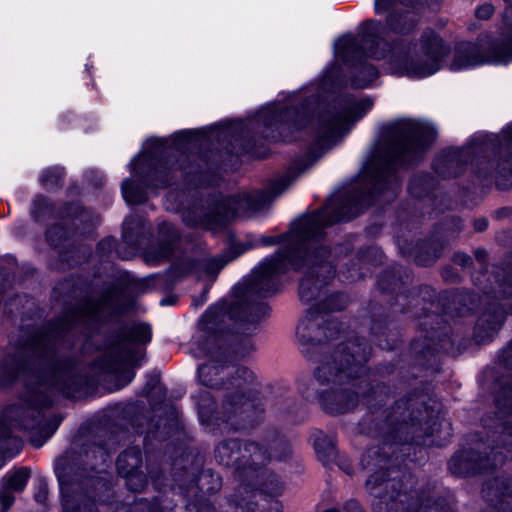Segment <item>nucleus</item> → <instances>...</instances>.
<instances>
[{"mask_svg": "<svg viewBox=\"0 0 512 512\" xmlns=\"http://www.w3.org/2000/svg\"><path fill=\"white\" fill-rule=\"evenodd\" d=\"M132 299L119 285L106 286L66 311L55 322L33 330L27 339L0 364V385L22 378L26 392L0 417V456L13 457L22 441L13 428L31 433V444L41 447L56 431L62 418L48 415L54 396L80 399L90 393L95 380L86 367L69 352L76 334L88 335L128 313Z\"/></svg>", "mask_w": 512, "mask_h": 512, "instance_id": "nucleus-1", "label": "nucleus"}, {"mask_svg": "<svg viewBox=\"0 0 512 512\" xmlns=\"http://www.w3.org/2000/svg\"><path fill=\"white\" fill-rule=\"evenodd\" d=\"M436 137L428 123L414 119H399L387 127V135L371 151L361 172L362 182L344 198L331 200L319 211L303 215L291 225L286 245L258 267V298L273 295V276L289 269L302 272L299 296L303 302L317 300L323 289L334 279L335 269L328 257L330 251L321 244L325 227L349 221L369 206L376 196L393 200L398 193L394 174L398 164H410L422 158Z\"/></svg>", "mask_w": 512, "mask_h": 512, "instance_id": "nucleus-2", "label": "nucleus"}, {"mask_svg": "<svg viewBox=\"0 0 512 512\" xmlns=\"http://www.w3.org/2000/svg\"><path fill=\"white\" fill-rule=\"evenodd\" d=\"M347 302L343 294L330 295L323 303L309 308L296 327L297 340L309 360L313 358L310 347L324 353L313 371V378L319 386L316 398L323 410L334 415L352 411L372 391L365 366L369 351L363 340L356 338L341 342L331 353L320 347L323 341L339 334L338 323L325 320L321 314L342 310Z\"/></svg>", "mask_w": 512, "mask_h": 512, "instance_id": "nucleus-3", "label": "nucleus"}, {"mask_svg": "<svg viewBox=\"0 0 512 512\" xmlns=\"http://www.w3.org/2000/svg\"><path fill=\"white\" fill-rule=\"evenodd\" d=\"M360 43L353 37H344L339 43V54L349 60V54L358 47L362 53L374 59L388 57L391 70L395 74L415 78L431 76L447 66L451 71H460L483 64H507L511 62L506 52L496 40L487 47L478 42L462 41L455 44L453 51L449 44L433 30H425L418 41H400L389 47L381 36L383 25L378 20L363 23Z\"/></svg>", "mask_w": 512, "mask_h": 512, "instance_id": "nucleus-4", "label": "nucleus"}, {"mask_svg": "<svg viewBox=\"0 0 512 512\" xmlns=\"http://www.w3.org/2000/svg\"><path fill=\"white\" fill-rule=\"evenodd\" d=\"M205 141L204 135L191 131L176 134L169 147L158 141L154 151L139 156L132 164L139 182L129 179L123 181L122 194L126 202L141 204L147 199L146 188H166L180 178L187 185H205L206 172L211 167L200 153L194 152Z\"/></svg>", "mask_w": 512, "mask_h": 512, "instance_id": "nucleus-5", "label": "nucleus"}, {"mask_svg": "<svg viewBox=\"0 0 512 512\" xmlns=\"http://www.w3.org/2000/svg\"><path fill=\"white\" fill-rule=\"evenodd\" d=\"M391 445L369 448L362 456V466L370 475L366 490L379 501L374 512H450L444 500L412 490L414 477L405 469L395 467L390 454Z\"/></svg>", "mask_w": 512, "mask_h": 512, "instance_id": "nucleus-6", "label": "nucleus"}, {"mask_svg": "<svg viewBox=\"0 0 512 512\" xmlns=\"http://www.w3.org/2000/svg\"><path fill=\"white\" fill-rule=\"evenodd\" d=\"M503 362L512 367V342L503 351ZM497 413L495 419L485 417L483 426L495 429L493 442H496L485 457L473 448L455 453L449 461V470L457 476L485 474L503 464L507 457L512 458V378L506 380L496 396Z\"/></svg>", "mask_w": 512, "mask_h": 512, "instance_id": "nucleus-7", "label": "nucleus"}, {"mask_svg": "<svg viewBox=\"0 0 512 512\" xmlns=\"http://www.w3.org/2000/svg\"><path fill=\"white\" fill-rule=\"evenodd\" d=\"M372 106V101L363 99L357 101L352 97H344L332 110L320 113L317 119L311 116L308 104L301 108L287 107L280 114V135L284 140H293L295 133L308 126L314 131L318 139L325 143H331L349 130V126Z\"/></svg>", "mask_w": 512, "mask_h": 512, "instance_id": "nucleus-8", "label": "nucleus"}, {"mask_svg": "<svg viewBox=\"0 0 512 512\" xmlns=\"http://www.w3.org/2000/svg\"><path fill=\"white\" fill-rule=\"evenodd\" d=\"M151 339L147 324L124 322L107 338V348L96 360V368L115 379L116 388L128 385L134 378V367L140 365L144 350L140 347Z\"/></svg>", "mask_w": 512, "mask_h": 512, "instance_id": "nucleus-9", "label": "nucleus"}, {"mask_svg": "<svg viewBox=\"0 0 512 512\" xmlns=\"http://www.w3.org/2000/svg\"><path fill=\"white\" fill-rule=\"evenodd\" d=\"M236 214L234 198L212 197L182 212V220L189 227L216 230L224 227Z\"/></svg>", "mask_w": 512, "mask_h": 512, "instance_id": "nucleus-10", "label": "nucleus"}, {"mask_svg": "<svg viewBox=\"0 0 512 512\" xmlns=\"http://www.w3.org/2000/svg\"><path fill=\"white\" fill-rule=\"evenodd\" d=\"M70 470L66 458L57 460L55 473L60 485L64 512H98L95 508V500L84 492V487L94 485L95 480L91 477L74 480Z\"/></svg>", "mask_w": 512, "mask_h": 512, "instance_id": "nucleus-11", "label": "nucleus"}, {"mask_svg": "<svg viewBox=\"0 0 512 512\" xmlns=\"http://www.w3.org/2000/svg\"><path fill=\"white\" fill-rule=\"evenodd\" d=\"M145 232V221L141 216L131 215L123 223L122 243L116 245V240L107 237L97 245L100 257H110L115 250L119 258L130 259L141 246V237Z\"/></svg>", "mask_w": 512, "mask_h": 512, "instance_id": "nucleus-12", "label": "nucleus"}, {"mask_svg": "<svg viewBox=\"0 0 512 512\" xmlns=\"http://www.w3.org/2000/svg\"><path fill=\"white\" fill-rule=\"evenodd\" d=\"M481 493L489 505L484 512H512V477L501 475L489 479Z\"/></svg>", "mask_w": 512, "mask_h": 512, "instance_id": "nucleus-13", "label": "nucleus"}, {"mask_svg": "<svg viewBox=\"0 0 512 512\" xmlns=\"http://www.w3.org/2000/svg\"><path fill=\"white\" fill-rule=\"evenodd\" d=\"M284 490L281 478L270 470H258V512H283L279 496Z\"/></svg>", "mask_w": 512, "mask_h": 512, "instance_id": "nucleus-14", "label": "nucleus"}, {"mask_svg": "<svg viewBox=\"0 0 512 512\" xmlns=\"http://www.w3.org/2000/svg\"><path fill=\"white\" fill-rule=\"evenodd\" d=\"M291 455V445L277 430L266 429L262 431L258 443V466L280 462Z\"/></svg>", "mask_w": 512, "mask_h": 512, "instance_id": "nucleus-15", "label": "nucleus"}, {"mask_svg": "<svg viewBox=\"0 0 512 512\" xmlns=\"http://www.w3.org/2000/svg\"><path fill=\"white\" fill-rule=\"evenodd\" d=\"M158 234V242L149 246L144 252V259L149 264H159L169 260L180 239L178 230L168 222L159 224Z\"/></svg>", "mask_w": 512, "mask_h": 512, "instance_id": "nucleus-16", "label": "nucleus"}, {"mask_svg": "<svg viewBox=\"0 0 512 512\" xmlns=\"http://www.w3.org/2000/svg\"><path fill=\"white\" fill-rule=\"evenodd\" d=\"M256 302V282L244 280L234 287V300L230 305L229 314L232 318L247 321Z\"/></svg>", "mask_w": 512, "mask_h": 512, "instance_id": "nucleus-17", "label": "nucleus"}, {"mask_svg": "<svg viewBox=\"0 0 512 512\" xmlns=\"http://www.w3.org/2000/svg\"><path fill=\"white\" fill-rule=\"evenodd\" d=\"M471 148L449 149L442 152L434 160L435 172L442 178L458 176L463 171L464 165L470 159Z\"/></svg>", "mask_w": 512, "mask_h": 512, "instance_id": "nucleus-18", "label": "nucleus"}, {"mask_svg": "<svg viewBox=\"0 0 512 512\" xmlns=\"http://www.w3.org/2000/svg\"><path fill=\"white\" fill-rule=\"evenodd\" d=\"M47 242L55 248H69L67 251H60L59 258L67 267H74L84 260L85 256L70 244V232L61 225L51 226L46 232Z\"/></svg>", "mask_w": 512, "mask_h": 512, "instance_id": "nucleus-19", "label": "nucleus"}, {"mask_svg": "<svg viewBox=\"0 0 512 512\" xmlns=\"http://www.w3.org/2000/svg\"><path fill=\"white\" fill-rule=\"evenodd\" d=\"M30 477V469L21 467L6 474L1 481L0 501L3 506L2 512H6L14 502L11 492L22 491Z\"/></svg>", "mask_w": 512, "mask_h": 512, "instance_id": "nucleus-20", "label": "nucleus"}, {"mask_svg": "<svg viewBox=\"0 0 512 512\" xmlns=\"http://www.w3.org/2000/svg\"><path fill=\"white\" fill-rule=\"evenodd\" d=\"M404 425L406 427L411 426L412 429L419 426L420 430L425 431L426 436L433 438L430 442L424 440L423 442L425 444H434L437 446L445 445L452 434L451 424L446 419H437L429 425V421L422 423V419L413 415L410 417V422H405ZM415 432L416 431L413 430V433Z\"/></svg>", "mask_w": 512, "mask_h": 512, "instance_id": "nucleus-21", "label": "nucleus"}, {"mask_svg": "<svg viewBox=\"0 0 512 512\" xmlns=\"http://www.w3.org/2000/svg\"><path fill=\"white\" fill-rule=\"evenodd\" d=\"M141 464L142 453L140 448L137 446L127 448L116 460L118 473L129 481H132L134 478L139 481L143 480V474L138 473V469L141 467Z\"/></svg>", "mask_w": 512, "mask_h": 512, "instance_id": "nucleus-22", "label": "nucleus"}, {"mask_svg": "<svg viewBox=\"0 0 512 512\" xmlns=\"http://www.w3.org/2000/svg\"><path fill=\"white\" fill-rule=\"evenodd\" d=\"M504 322L503 311L499 308L491 311H486L479 318L474 337L478 343H484L492 339V337L499 331Z\"/></svg>", "mask_w": 512, "mask_h": 512, "instance_id": "nucleus-23", "label": "nucleus"}, {"mask_svg": "<svg viewBox=\"0 0 512 512\" xmlns=\"http://www.w3.org/2000/svg\"><path fill=\"white\" fill-rule=\"evenodd\" d=\"M480 176L487 178L495 177L496 185L500 189H507L512 186V157L504 160H495L490 164V170L480 172Z\"/></svg>", "mask_w": 512, "mask_h": 512, "instance_id": "nucleus-24", "label": "nucleus"}, {"mask_svg": "<svg viewBox=\"0 0 512 512\" xmlns=\"http://www.w3.org/2000/svg\"><path fill=\"white\" fill-rule=\"evenodd\" d=\"M418 21L417 14L413 10H395L386 19L387 27L399 34H406L412 31Z\"/></svg>", "mask_w": 512, "mask_h": 512, "instance_id": "nucleus-25", "label": "nucleus"}, {"mask_svg": "<svg viewBox=\"0 0 512 512\" xmlns=\"http://www.w3.org/2000/svg\"><path fill=\"white\" fill-rule=\"evenodd\" d=\"M504 3L502 26L497 41L512 61V0H504Z\"/></svg>", "mask_w": 512, "mask_h": 512, "instance_id": "nucleus-26", "label": "nucleus"}, {"mask_svg": "<svg viewBox=\"0 0 512 512\" xmlns=\"http://www.w3.org/2000/svg\"><path fill=\"white\" fill-rule=\"evenodd\" d=\"M247 135L246 124L243 121L225 122L214 128L210 137H216L219 141L223 138L230 143L237 142Z\"/></svg>", "mask_w": 512, "mask_h": 512, "instance_id": "nucleus-27", "label": "nucleus"}, {"mask_svg": "<svg viewBox=\"0 0 512 512\" xmlns=\"http://www.w3.org/2000/svg\"><path fill=\"white\" fill-rule=\"evenodd\" d=\"M245 407H253V403L250 402L242 392L237 390L232 393H227L224 396L223 408L228 414L227 419L232 415L244 411Z\"/></svg>", "mask_w": 512, "mask_h": 512, "instance_id": "nucleus-28", "label": "nucleus"}, {"mask_svg": "<svg viewBox=\"0 0 512 512\" xmlns=\"http://www.w3.org/2000/svg\"><path fill=\"white\" fill-rule=\"evenodd\" d=\"M283 185L280 182H272L266 190L258 192V217L264 214L271 206L273 200L282 193Z\"/></svg>", "mask_w": 512, "mask_h": 512, "instance_id": "nucleus-29", "label": "nucleus"}, {"mask_svg": "<svg viewBox=\"0 0 512 512\" xmlns=\"http://www.w3.org/2000/svg\"><path fill=\"white\" fill-rule=\"evenodd\" d=\"M434 188V179L429 175L413 178L409 184V193L415 198L430 196Z\"/></svg>", "mask_w": 512, "mask_h": 512, "instance_id": "nucleus-30", "label": "nucleus"}, {"mask_svg": "<svg viewBox=\"0 0 512 512\" xmlns=\"http://www.w3.org/2000/svg\"><path fill=\"white\" fill-rule=\"evenodd\" d=\"M255 488L250 484H240L234 494V502L237 506L247 511H254Z\"/></svg>", "mask_w": 512, "mask_h": 512, "instance_id": "nucleus-31", "label": "nucleus"}, {"mask_svg": "<svg viewBox=\"0 0 512 512\" xmlns=\"http://www.w3.org/2000/svg\"><path fill=\"white\" fill-rule=\"evenodd\" d=\"M314 448L322 462L329 461L335 456V444L331 437L320 433L314 441Z\"/></svg>", "mask_w": 512, "mask_h": 512, "instance_id": "nucleus-32", "label": "nucleus"}, {"mask_svg": "<svg viewBox=\"0 0 512 512\" xmlns=\"http://www.w3.org/2000/svg\"><path fill=\"white\" fill-rule=\"evenodd\" d=\"M64 169L61 167H51L46 169L41 178V184L47 190H55L63 184Z\"/></svg>", "mask_w": 512, "mask_h": 512, "instance_id": "nucleus-33", "label": "nucleus"}, {"mask_svg": "<svg viewBox=\"0 0 512 512\" xmlns=\"http://www.w3.org/2000/svg\"><path fill=\"white\" fill-rule=\"evenodd\" d=\"M236 255H219L213 258H209L202 263L204 272L214 278L220 272V270L230 261H232Z\"/></svg>", "mask_w": 512, "mask_h": 512, "instance_id": "nucleus-34", "label": "nucleus"}, {"mask_svg": "<svg viewBox=\"0 0 512 512\" xmlns=\"http://www.w3.org/2000/svg\"><path fill=\"white\" fill-rule=\"evenodd\" d=\"M225 313V308L223 306H213L210 307L202 316L201 322L205 325V329L213 330L214 326L217 322L220 321V317H222Z\"/></svg>", "mask_w": 512, "mask_h": 512, "instance_id": "nucleus-35", "label": "nucleus"}, {"mask_svg": "<svg viewBox=\"0 0 512 512\" xmlns=\"http://www.w3.org/2000/svg\"><path fill=\"white\" fill-rule=\"evenodd\" d=\"M33 216L37 221H41L45 218L46 214L52 211V204L48 198L44 196H38L34 200Z\"/></svg>", "mask_w": 512, "mask_h": 512, "instance_id": "nucleus-36", "label": "nucleus"}, {"mask_svg": "<svg viewBox=\"0 0 512 512\" xmlns=\"http://www.w3.org/2000/svg\"><path fill=\"white\" fill-rule=\"evenodd\" d=\"M397 3L403 6H410L414 4L413 0H375L374 7L377 14H382L391 8L395 7Z\"/></svg>", "mask_w": 512, "mask_h": 512, "instance_id": "nucleus-37", "label": "nucleus"}, {"mask_svg": "<svg viewBox=\"0 0 512 512\" xmlns=\"http://www.w3.org/2000/svg\"><path fill=\"white\" fill-rule=\"evenodd\" d=\"M359 73L365 76L355 80L354 85L357 87H365L377 77V70L372 65H363Z\"/></svg>", "mask_w": 512, "mask_h": 512, "instance_id": "nucleus-38", "label": "nucleus"}, {"mask_svg": "<svg viewBox=\"0 0 512 512\" xmlns=\"http://www.w3.org/2000/svg\"><path fill=\"white\" fill-rule=\"evenodd\" d=\"M231 447H230V443L228 442H223V443H220L216 449H215V457L216 459L224 464V465H229V460H230V457H231Z\"/></svg>", "mask_w": 512, "mask_h": 512, "instance_id": "nucleus-39", "label": "nucleus"}, {"mask_svg": "<svg viewBox=\"0 0 512 512\" xmlns=\"http://www.w3.org/2000/svg\"><path fill=\"white\" fill-rule=\"evenodd\" d=\"M212 370H217L216 367L210 365H203L199 368V378L201 382L208 387L211 388H220L224 385V383L214 382L211 379H206V376L212 372Z\"/></svg>", "mask_w": 512, "mask_h": 512, "instance_id": "nucleus-40", "label": "nucleus"}, {"mask_svg": "<svg viewBox=\"0 0 512 512\" xmlns=\"http://www.w3.org/2000/svg\"><path fill=\"white\" fill-rule=\"evenodd\" d=\"M34 497L38 503L44 504L46 502L48 498V485L45 480L39 482L38 490Z\"/></svg>", "mask_w": 512, "mask_h": 512, "instance_id": "nucleus-41", "label": "nucleus"}, {"mask_svg": "<svg viewBox=\"0 0 512 512\" xmlns=\"http://www.w3.org/2000/svg\"><path fill=\"white\" fill-rule=\"evenodd\" d=\"M271 315V308L266 302H258V323L265 321Z\"/></svg>", "mask_w": 512, "mask_h": 512, "instance_id": "nucleus-42", "label": "nucleus"}, {"mask_svg": "<svg viewBox=\"0 0 512 512\" xmlns=\"http://www.w3.org/2000/svg\"><path fill=\"white\" fill-rule=\"evenodd\" d=\"M494 12V7L491 4H484L476 10V16L479 19H488Z\"/></svg>", "mask_w": 512, "mask_h": 512, "instance_id": "nucleus-43", "label": "nucleus"}, {"mask_svg": "<svg viewBox=\"0 0 512 512\" xmlns=\"http://www.w3.org/2000/svg\"><path fill=\"white\" fill-rule=\"evenodd\" d=\"M453 261L463 267H468L472 263V259L465 253H456L453 257Z\"/></svg>", "mask_w": 512, "mask_h": 512, "instance_id": "nucleus-44", "label": "nucleus"}, {"mask_svg": "<svg viewBox=\"0 0 512 512\" xmlns=\"http://www.w3.org/2000/svg\"><path fill=\"white\" fill-rule=\"evenodd\" d=\"M71 209L74 210L75 220L84 221L87 218V212L77 204L71 205Z\"/></svg>", "mask_w": 512, "mask_h": 512, "instance_id": "nucleus-45", "label": "nucleus"}, {"mask_svg": "<svg viewBox=\"0 0 512 512\" xmlns=\"http://www.w3.org/2000/svg\"><path fill=\"white\" fill-rule=\"evenodd\" d=\"M233 369L235 370V373L238 376V379H235V383H233V385L239 388L241 386L240 379L246 380V375L248 374V371L244 367H237Z\"/></svg>", "mask_w": 512, "mask_h": 512, "instance_id": "nucleus-46", "label": "nucleus"}, {"mask_svg": "<svg viewBox=\"0 0 512 512\" xmlns=\"http://www.w3.org/2000/svg\"><path fill=\"white\" fill-rule=\"evenodd\" d=\"M345 509L347 511L349 510H352V512H365L362 507L360 506V504L358 503V501L352 499V500H349L345 503Z\"/></svg>", "mask_w": 512, "mask_h": 512, "instance_id": "nucleus-47", "label": "nucleus"}, {"mask_svg": "<svg viewBox=\"0 0 512 512\" xmlns=\"http://www.w3.org/2000/svg\"><path fill=\"white\" fill-rule=\"evenodd\" d=\"M473 226L476 231L482 232L487 228L488 221L485 218L476 219Z\"/></svg>", "mask_w": 512, "mask_h": 512, "instance_id": "nucleus-48", "label": "nucleus"}, {"mask_svg": "<svg viewBox=\"0 0 512 512\" xmlns=\"http://www.w3.org/2000/svg\"><path fill=\"white\" fill-rule=\"evenodd\" d=\"M92 452H98L103 462H106V459L109 457L108 450L103 445H96Z\"/></svg>", "mask_w": 512, "mask_h": 512, "instance_id": "nucleus-49", "label": "nucleus"}, {"mask_svg": "<svg viewBox=\"0 0 512 512\" xmlns=\"http://www.w3.org/2000/svg\"><path fill=\"white\" fill-rule=\"evenodd\" d=\"M148 288V285L146 284V282L144 281H137L135 284H134V289L138 292V293H143L146 291V289Z\"/></svg>", "mask_w": 512, "mask_h": 512, "instance_id": "nucleus-50", "label": "nucleus"}, {"mask_svg": "<svg viewBox=\"0 0 512 512\" xmlns=\"http://www.w3.org/2000/svg\"><path fill=\"white\" fill-rule=\"evenodd\" d=\"M475 257L480 261L483 262L486 258V252L482 249H478L475 251Z\"/></svg>", "mask_w": 512, "mask_h": 512, "instance_id": "nucleus-51", "label": "nucleus"}, {"mask_svg": "<svg viewBox=\"0 0 512 512\" xmlns=\"http://www.w3.org/2000/svg\"><path fill=\"white\" fill-rule=\"evenodd\" d=\"M258 243H261L262 245L269 246L274 243V240L272 237H262L258 240Z\"/></svg>", "mask_w": 512, "mask_h": 512, "instance_id": "nucleus-52", "label": "nucleus"}, {"mask_svg": "<svg viewBox=\"0 0 512 512\" xmlns=\"http://www.w3.org/2000/svg\"><path fill=\"white\" fill-rule=\"evenodd\" d=\"M504 293L512 295V277L507 280L506 287L504 288Z\"/></svg>", "mask_w": 512, "mask_h": 512, "instance_id": "nucleus-53", "label": "nucleus"}, {"mask_svg": "<svg viewBox=\"0 0 512 512\" xmlns=\"http://www.w3.org/2000/svg\"><path fill=\"white\" fill-rule=\"evenodd\" d=\"M322 512H352V510L347 511L345 509V505H344L342 509H339L337 507H332V508L325 509Z\"/></svg>", "mask_w": 512, "mask_h": 512, "instance_id": "nucleus-54", "label": "nucleus"}, {"mask_svg": "<svg viewBox=\"0 0 512 512\" xmlns=\"http://www.w3.org/2000/svg\"><path fill=\"white\" fill-rule=\"evenodd\" d=\"M506 134H507V143H508L510 146H512V125H510V126L507 128Z\"/></svg>", "mask_w": 512, "mask_h": 512, "instance_id": "nucleus-55", "label": "nucleus"}, {"mask_svg": "<svg viewBox=\"0 0 512 512\" xmlns=\"http://www.w3.org/2000/svg\"><path fill=\"white\" fill-rule=\"evenodd\" d=\"M340 467L348 474H351L352 473V469H351V466L350 464H342L340 465Z\"/></svg>", "mask_w": 512, "mask_h": 512, "instance_id": "nucleus-56", "label": "nucleus"}, {"mask_svg": "<svg viewBox=\"0 0 512 512\" xmlns=\"http://www.w3.org/2000/svg\"><path fill=\"white\" fill-rule=\"evenodd\" d=\"M446 343H448V339L443 340V343L441 344L440 349L446 353H449V349L446 347Z\"/></svg>", "mask_w": 512, "mask_h": 512, "instance_id": "nucleus-57", "label": "nucleus"}, {"mask_svg": "<svg viewBox=\"0 0 512 512\" xmlns=\"http://www.w3.org/2000/svg\"><path fill=\"white\" fill-rule=\"evenodd\" d=\"M300 392L305 396V397H309V393H308V390H305V389H301L300 388Z\"/></svg>", "mask_w": 512, "mask_h": 512, "instance_id": "nucleus-58", "label": "nucleus"}, {"mask_svg": "<svg viewBox=\"0 0 512 512\" xmlns=\"http://www.w3.org/2000/svg\"><path fill=\"white\" fill-rule=\"evenodd\" d=\"M417 262H418L420 265H427V264H428V262L421 260L419 257L417 258Z\"/></svg>", "mask_w": 512, "mask_h": 512, "instance_id": "nucleus-59", "label": "nucleus"}, {"mask_svg": "<svg viewBox=\"0 0 512 512\" xmlns=\"http://www.w3.org/2000/svg\"><path fill=\"white\" fill-rule=\"evenodd\" d=\"M347 279H349V280H351V281H354V280H355V276H354V274H352V273H351L350 275H348V276H347Z\"/></svg>", "mask_w": 512, "mask_h": 512, "instance_id": "nucleus-60", "label": "nucleus"}, {"mask_svg": "<svg viewBox=\"0 0 512 512\" xmlns=\"http://www.w3.org/2000/svg\"><path fill=\"white\" fill-rule=\"evenodd\" d=\"M379 285L382 287V289H386V287L384 286V283L382 282V280L379 281Z\"/></svg>", "mask_w": 512, "mask_h": 512, "instance_id": "nucleus-61", "label": "nucleus"}]
</instances>
